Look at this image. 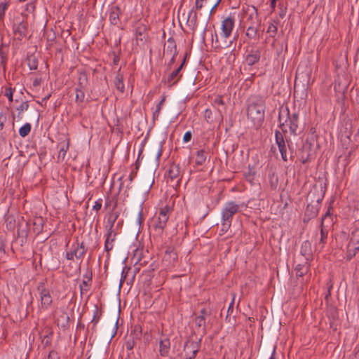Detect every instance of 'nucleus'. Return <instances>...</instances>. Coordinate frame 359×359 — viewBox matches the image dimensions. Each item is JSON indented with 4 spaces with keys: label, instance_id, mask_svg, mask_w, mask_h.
Returning <instances> with one entry per match:
<instances>
[{
    "label": "nucleus",
    "instance_id": "nucleus-1",
    "mask_svg": "<svg viewBox=\"0 0 359 359\" xmlns=\"http://www.w3.org/2000/svg\"><path fill=\"white\" fill-rule=\"evenodd\" d=\"M248 102V118L251 121L255 127L259 128L264 120L265 98L263 96L255 95L249 99Z\"/></svg>",
    "mask_w": 359,
    "mask_h": 359
},
{
    "label": "nucleus",
    "instance_id": "nucleus-2",
    "mask_svg": "<svg viewBox=\"0 0 359 359\" xmlns=\"http://www.w3.org/2000/svg\"><path fill=\"white\" fill-rule=\"evenodd\" d=\"M278 121L280 123V128L283 133L287 132L285 127L287 126L290 134L297 135L299 133V119L298 113L294 112L290 114L289 109L287 107L284 109L281 107L279 111Z\"/></svg>",
    "mask_w": 359,
    "mask_h": 359
},
{
    "label": "nucleus",
    "instance_id": "nucleus-3",
    "mask_svg": "<svg viewBox=\"0 0 359 359\" xmlns=\"http://www.w3.org/2000/svg\"><path fill=\"white\" fill-rule=\"evenodd\" d=\"M240 211L241 205L234 201H229L224 204L221 212V231L222 234L228 231L231 226L233 216Z\"/></svg>",
    "mask_w": 359,
    "mask_h": 359
},
{
    "label": "nucleus",
    "instance_id": "nucleus-4",
    "mask_svg": "<svg viewBox=\"0 0 359 359\" xmlns=\"http://www.w3.org/2000/svg\"><path fill=\"white\" fill-rule=\"evenodd\" d=\"M170 211V208L168 205L161 208L149 224L150 230L153 231L156 236L162 235L169 219Z\"/></svg>",
    "mask_w": 359,
    "mask_h": 359
},
{
    "label": "nucleus",
    "instance_id": "nucleus-5",
    "mask_svg": "<svg viewBox=\"0 0 359 359\" xmlns=\"http://www.w3.org/2000/svg\"><path fill=\"white\" fill-rule=\"evenodd\" d=\"M275 140L282 160L285 162H287L289 158L293 160L291 143L289 140H285L282 133L278 130H275Z\"/></svg>",
    "mask_w": 359,
    "mask_h": 359
},
{
    "label": "nucleus",
    "instance_id": "nucleus-6",
    "mask_svg": "<svg viewBox=\"0 0 359 359\" xmlns=\"http://www.w3.org/2000/svg\"><path fill=\"white\" fill-rule=\"evenodd\" d=\"M14 39L22 41L28 32V23L25 16L18 15L13 18L12 25Z\"/></svg>",
    "mask_w": 359,
    "mask_h": 359
},
{
    "label": "nucleus",
    "instance_id": "nucleus-7",
    "mask_svg": "<svg viewBox=\"0 0 359 359\" xmlns=\"http://www.w3.org/2000/svg\"><path fill=\"white\" fill-rule=\"evenodd\" d=\"M117 217L118 215L116 213H114L110 215L107 219V224L106 225L107 233L106 235V240L104 243V249L106 252H107L108 253L109 252L110 250L113 249L114 247L113 242L116 235L114 229V225Z\"/></svg>",
    "mask_w": 359,
    "mask_h": 359
},
{
    "label": "nucleus",
    "instance_id": "nucleus-8",
    "mask_svg": "<svg viewBox=\"0 0 359 359\" xmlns=\"http://www.w3.org/2000/svg\"><path fill=\"white\" fill-rule=\"evenodd\" d=\"M37 290L39 294L41 301V308L44 310L48 309L53 302V299L50 295V291L45 287V284L42 282L39 283Z\"/></svg>",
    "mask_w": 359,
    "mask_h": 359
},
{
    "label": "nucleus",
    "instance_id": "nucleus-9",
    "mask_svg": "<svg viewBox=\"0 0 359 359\" xmlns=\"http://www.w3.org/2000/svg\"><path fill=\"white\" fill-rule=\"evenodd\" d=\"M202 338H199L196 341L188 339L184 346V357L186 359H194L198 352Z\"/></svg>",
    "mask_w": 359,
    "mask_h": 359
},
{
    "label": "nucleus",
    "instance_id": "nucleus-10",
    "mask_svg": "<svg viewBox=\"0 0 359 359\" xmlns=\"http://www.w3.org/2000/svg\"><path fill=\"white\" fill-rule=\"evenodd\" d=\"M86 252V249L85 248L84 243L76 241L72 245L71 250L66 252L65 257L68 260H73L74 257L81 259Z\"/></svg>",
    "mask_w": 359,
    "mask_h": 359
},
{
    "label": "nucleus",
    "instance_id": "nucleus-11",
    "mask_svg": "<svg viewBox=\"0 0 359 359\" xmlns=\"http://www.w3.org/2000/svg\"><path fill=\"white\" fill-rule=\"evenodd\" d=\"M147 27L143 23L137 25L135 29L136 43L137 46H143L148 39Z\"/></svg>",
    "mask_w": 359,
    "mask_h": 359
},
{
    "label": "nucleus",
    "instance_id": "nucleus-12",
    "mask_svg": "<svg viewBox=\"0 0 359 359\" xmlns=\"http://www.w3.org/2000/svg\"><path fill=\"white\" fill-rule=\"evenodd\" d=\"M177 254L172 247H168L163 257V264L168 268L174 267L177 262Z\"/></svg>",
    "mask_w": 359,
    "mask_h": 359
},
{
    "label": "nucleus",
    "instance_id": "nucleus-13",
    "mask_svg": "<svg viewBox=\"0 0 359 359\" xmlns=\"http://www.w3.org/2000/svg\"><path fill=\"white\" fill-rule=\"evenodd\" d=\"M322 200L323 196L318 197L315 202L311 200V202L307 205L304 214V221H306V219L309 220L317 216Z\"/></svg>",
    "mask_w": 359,
    "mask_h": 359
},
{
    "label": "nucleus",
    "instance_id": "nucleus-14",
    "mask_svg": "<svg viewBox=\"0 0 359 359\" xmlns=\"http://www.w3.org/2000/svg\"><path fill=\"white\" fill-rule=\"evenodd\" d=\"M331 220V214L330 212V210L327 211V212L325 214V215L321 219V222L320 225V236L319 238L318 243H316L317 245L320 246V248H323L326 243L327 238V231L325 229V221L327 219ZM331 222V221H330Z\"/></svg>",
    "mask_w": 359,
    "mask_h": 359
},
{
    "label": "nucleus",
    "instance_id": "nucleus-15",
    "mask_svg": "<svg viewBox=\"0 0 359 359\" xmlns=\"http://www.w3.org/2000/svg\"><path fill=\"white\" fill-rule=\"evenodd\" d=\"M245 22H252V24H261L257 9L254 6H248L245 9Z\"/></svg>",
    "mask_w": 359,
    "mask_h": 359
},
{
    "label": "nucleus",
    "instance_id": "nucleus-16",
    "mask_svg": "<svg viewBox=\"0 0 359 359\" xmlns=\"http://www.w3.org/2000/svg\"><path fill=\"white\" fill-rule=\"evenodd\" d=\"M235 20L233 17H227L222 22V33L221 36L224 39L229 38L234 27Z\"/></svg>",
    "mask_w": 359,
    "mask_h": 359
},
{
    "label": "nucleus",
    "instance_id": "nucleus-17",
    "mask_svg": "<svg viewBox=\"0 0 359 359\" xmlns=\"http://www.w3.org/2000/svg\"><path fill=\"white\" fill-rule=\"evenodd\" d=\"M186 57L187 55L184 57L182 64L174 71L170 72L167 79L165 80V83L168 84L169 87H171L174 85H175L178 81L180 79L182 75H179L182 69L183 68V66L186 62Z\"/></svg>",
    "mask_w": 359,
    "mask_h": 359
},
{
    "label": "nucleus",
    "instance_id": "nucleus-18",
    "mask_svg": "<svg viewBox=\"0 0 359 359\" xmlns=\"http://www.w3.org/2000/svg\"><path fill=\"white\" fill-rule=\"evenodd\" d=\"M261 57V53L258 48H252L248 51L245 57V62L249 66H252L257 63Z\"/></svg>",
    "mask_w": 359,
    "mask_h": 359
},
{
    "label": "nucleus",
    "instance_id": "nucleus-19",
    "mask_svg": "<svg viewBox=\"0 0 359 359\" xmlns=\"http://www.w3.org/2000/svg\"><path fill=\"white\" fill-rule=\"evenodd\" d=\"M300 254L304 257L306 262H309L312 259L313 251L311 243L309 241L302 243L300 248Z\"/></svg>",
    "mask_w": 359,
    "mask_h": 359
},
{
    "label": "nucleus",
    "instance_id": "nucleus-20",
    "mask_svg": "<svg viewBox=\"0 0 359 359\" xmlns=\"http://www.w3.org/2000/svg\"><path fill=\"white\" fill-rule=\"evenodd\" d=\"M170 350V341L168 338L161 339L159 341V354L162 357H167Z\"/></svg>",
    "mask_w": 359,
    "mask_h": 359
},
{
    "label": "nucleus",
    "instance_id": "nucleus-21",
    "mask_svg": "<svg viewBox=\"0 0 359 359\" xmlns=\"http://www.w3.org/2000/svg\"><path fill=\"white\" fill-rule=\"evenodd\" d=\"M359 251V243H354L351 241H349L347 246V254L346 258L348 260H351L353 257H355L356 254Z\"/></svg>",
    "mask_w": 359,
    "mask_h": 359
},
{
    "label": "nucleus",
    "instance_id": "nucleus-22",
    "mask_svg": "<svg viewBox=\"0 0 359 359\" xmlns=\"http://www.w3.org/2000/svg\"><path fill=\"white\" fill-rule=\"evenodd\" d=\"M59 146H60V151H59L57 158H58V161H60V160L63 161L65 159L66 154L69 149V140L66 139L65 141L61 142L59 144Z\"/></svg>",
    "mask_w": 359,
    "mask_h": 359
},
{
    "label": "nucleus",
    "instance_id": "nucleus-23",
    "mask_svg": "<svg viewBox=\"0 0 359 359\" xmlns=\"http://www.w3.org/2000/svg\"><path fill=\"white\" fill-rule=\"evenodd\" d=\"M121 14V8L118 6H114L111 8L109 13V21L114 25H118L119 22V15Z\"/></svg>",
    "mask_w": 359,
    "mask_h": 359
},
{
    "label": "nucleus",
    "instance_id": "nucleus-24",
    "mask_svg": "<svg viewBox=\"0 0 359 359\" xmlns=\"http://www.w3.org/2000/svg\"><path fill=\"white\" fill-rule=\"evenodd\" d=\"M167 46L165 45L164 53L167 55L177 53V46L172 37H170L167 41Z\"/></svg>",
    "mask_w": 359,
    "mask_h": 359
},
{
    "label": "nucleus",
    "instance_id": "nucleus-25",
    "mask_svg": "<svg viewBox=\"0 0 359 359\" xmlns=\"http://www.w3.org/2000/svg\"><path fill=\"white\" fill-rule=\"evenodd\" d=\"M294 270L296 271V276L299 277H302L306 274L309 271V264L308 262H304V264H298L295 266Z\"/></svg>",
    "mask_w": 359,
    "mask_h": 359
},
{
    "label": "nucleus",
    "instance_id": "nucleus-26",
    "mask_svg": "<svg viewBox=\"0 0 359 359\" xmlns=\"http://www.w3.org/2000/svg\"><path fill=\"white\" fill-rule=\"evenodd\" d=\"M180 170L178 165L172 164L170 166L168 171V177L171 180H174L180 176Z\"/></svg>",
    "mask_w": 359,
    "mask_h": 359
},
{
    "label": "nucleus",
    "instance_id": "nucleus-27",
    "mask_svg": "<svg viewBox=\"0 0 359 359\" xmlns=\"http://www.w3.org/2000/svg\"><path fill=\"white\" fill-rule=\"evenodd\" d=\"M212 36V43H215V48H218V49L226 48L231 46V45L232 43V41H229V43L226 41H224L222 43L220 42L216 32L215 33V38H214L213 35Z\"/></svg>",
    "mask_w": 359,
    "mask_h": 359
},
{
    "label": "nucleus",
    "instance_id": "nucleus-28",
    "mask_svg": "<svg viewBox=\"0 0 359 359\" xmlns=\"http://www.w3.org/2000/svg\"><path fill=\"white\" fill-rule=\"evenodd\" d=\"M187 22L189 26H192L193 29H195L197 27L198 22H197V13L194 8H192L188 15Z\"/></svg>",
    "mask_w": 359,
    "mask_h": 359
},
{
    "label": "nucleus",
    "instance_id": "nucleus-29",
    "mask_svg": "<svg viewBox=\"0 0 359 359\" xmlns=\"http://www.w3.org/2000/svg\"><path fill=\"white\" fill-rule=\"evenodd\" d=\"M196 161L195 163L196 165H202L206 161L207 155L206 151L203 149H201L196 151Z\"/></svg>",
    "mask_w": 359,
    "mask_h": 359
},
{
    "label": "nucleus",
    "instance_id": "nucleus-30",
    "mask_svg": "<svg viewBox=\"0 0 359 359\" xmlns=\"http://www.w3.org/2000/svg\"><path fill=\"white\" fill-rule=\"evenodd\" d=\"M114 85L116 88L119 90L121 93H123L124 91V83H123V76L118 73L114 79Z\"/></svg>",
    "mask_w": 359,
    "mask_h": 359
},
{
    "label": "nucleus",
    "instance_id": "nucleus-31",
    "mask_svg": "<svg viewBox=\"0 0 359 359\" xmlns=\"http://www.w3.org/2000/svg\"><path fill=\"white\" fill-rule=\"evenodd\" d=\"M75 93H76L75 102L79 105H81V104L83 103L84 99H85L84 89L75 88Z\"/></svg>",
    "mask_w": 359,
    "mask_h": 359
},
{
    "label": "nucleus",
    "instance_id": "nucleus-32",
    "mask_svg": "<svg viewBox=\"0 0 359 359\" xmlns=\"http://www.w3.org/2000/svg\"><path fill=\"white\" fill-rule=\"evenodd\" d=\"M27 65L31 70H36L38 68V59L34 55L27 56Z\"/></svg>",
    "mask_w": 359,
    "mask_h": 359
},
{
    "label": "nucleus",
    "instance_id": "nucleus-33",
    "mask_svg": "<svg viewBox=\"0 0 359 359\" xmlns=\"http://www.w3.org/2000/svg\"><path fill=\"white\" fill-rule=\"evenodd\" d=\"M259 27H248L245 35L250 39H254L258 34Z\"/></svg>",
    "mask_w": 359,
    "mask_h": 359
},
{
    "label": "nucleus",
    "instance_id": "nucleus-34",
    "mask_svg": "<svg viewBox=\"0 0 359 359\" xmlns=\"http://www.w3.org/2000/svg\"><path fill=\"white\" fill-rule=\"evenodd\" d=\"M350 241L356 243H359V223L355 224L353 229L351 232Z\"/></svg>",
    "mask_w": 359,
    "mask_h": 359
},
{
    "label": "nucleus",
    "instance_id": "nucleus-35",
    "mask_svg": "<svg viewBox=\"0 0 359 359\" xmlns=\"http://www.w3.org/2000/svg\"><path fill=\"white\" fill-rule=\"evenodd\" d=\"M32 126L30 123H27L25 125H23L19 130V135L22 137H25L27 135H29V133L31 131Z\"/></svg>",
    "mask_w": 359,
    "mask_h": 359
},
{
    "label": "nucleus",
    "instance_id": "nucleus-36",
    "mask_svg": "<svg viewBox=\"0 0 359 359\" xmlns=\"http://www.w3.org/2000/svg\"><path fill=\"white\" fill-rule=\"evenodd\" d=\"M277 24L278 22L273 21V22L271 23L267 28L266 32L269 34L271 37H275L277 34Z\"/></svg>",
    "mask_w": 359,
    "mask_h": 359
},
{
    "label": "nucleus",
    "instance_id": "nucleus-37",
    "mask_svg": "<svg viewBox=\"0 0 359 359\" xmlns=\"http://www.w3.org/2000/svg\"><path fill=\"white\" fill-rule=\"evenodd\" d=\"M69 315L67 312H62L57 318L58 324L61 322L62 325L65 327L69 322Z\"/></svg>",
    "mask_w": 359,
    "mask_h": 359
},
{
    "label": "nucleus",
    "instance_id": "nucleus-38",
    "mask_svg": "<svg viewBox=\"0 0 359 359\" xmlns=\"http://www.w3.org/2000/svg\"><path fill=\"white\" fill-rule=\"evenodd\" d=\"M135 345V337L130 335L128 339L126 341L125 346L128 351H132Z\"/></svg>",
    "mask_w": 359,
    "mask_h": 359
},
{
    "label": "nucleus",
    "instance_id": "nucleus-39",
    "mask_svg": "<svg viewBox=\"0 0 359 359\" xmlns=\"http://www.w3.org/2000/svg\"><path fill=\"white\" fill-rule=\"evenodd\" d=\"M28 108L29 102L27 101L22 102L21 104L17 108V110L18 111V118L19 119L22 118L21 113L24 111H27Z\"/></svg>",
    "mask_w": 359,
    "mask_h": 359
},
{
    "label": "nucleus",
    "instance_id": "nucleus-40",
    "mask_svg": "<svg viewBox=\"0 0 359 359\" xmlns=\"http://www.w3.org/2000/svg\"><path fill=\"white\" fill-rule=\"evenodd\" d=\"M165 102V97H163L161 100L156 105V110L153 113V117L154 118H157L159 116V114L161 112V110L162 109V106Z\"/></svg>",
    "mask_w": 359,
    "mask_h": 359
},
{
    "label": "nucleus",
    "instance_id": "nucleus-41",
    "mask_svg": "<svg viewBox=\"0 0 359 359\" xmlns=\"http://www.w3.org/2000/svg\"><path fill=\"white\" fill-rule=\"evenodd\" d=\"M204 118L208 123H212L214 121V117L212 115V112L210 109H207L204 111Z\"/></svg>",
    "mask_w": 359,
    "mask_h": 359
},
{
    "label": "nucleus",
    "instance_id": "nucleus-42",
    "mask_svg": "<svg viewBox=\"0 0 359 359\" xmlns=\"http://www.w3.org/2000/svg\"><path fill=\"white\" fill-rule=\"evenodd\" d=\"M8 6V3L6 1L0 2V20H2L5 16V11Z\"/></svg>",
    "mask_w": 359,
    "mask_h": 359
},
{
    "label": "nucleus",
    "instance_id": "nucleus-43",
    "mask_svg": "<svg viewBox=\"0 0 359 359\" xmlns=\"http://www.w3.org/2000/svg\"><path fill=\"white\" fill-rule=\"evenodd\" d=\"M234 300H235V294H233V298H232V300H231V302L230 303L229 307H228V309H227V315L226 316V320H228V321L229 322L230 321V318H229V316L231 315V313H233V304H234Z\"/></svg>",
    "mask_w": 359,
    "mask_h": 359
},
{
    "label": "nucleus",
    "instance_id": "nucleus-44",
    "mask_svg": "<svg viewBox=\"0 0 359 359\" xmlns=\"http://www.w3.org/2000/svg\"><path fill=\"white\" fill-rule=\"evenodd\" d=\"M130 270V268H126V267L123 268L122 273H121V277L120 279V284H119L120 287L122 286L123 282L125 281V279H126Z\"/></svg>",
    "mask_w": 359,
    "mask_h": 359
},
{
    "label": "nucleus",
    "instance_id": "nucleus-45",
    "mask_svg": "<svg viewBox=\"0 0 359 359\" xmlns=\"http://www.w3.org/2000/svg\"><path fill=\"white\" fill-rule=\"evenodd\" d=\"M51 335L52 332H50L49 334L45 335L43 337L42 339V344L44 345V346H48L51 344Z\"/></svg>",
    "mask_w": 359,
    "mask_h": 359
},
{
    "label": "nucleus",
    "instance_id": "nucleus-46",
    "mask_svg": "<svg viewBox=\"0 0 359 359\" xmlns=\"http://www.w3.org/2000/svg\"><path fill=\"white\" fill-rule=\"evenodd\" d=\"M84 81L86 82L87 81V79H86V76L85 74H83V76H81L79 78V83H78V86L76 88H81V89H84L85 88V86H86V84L84 83Z\"/></svg>",
    "mask_w": 359,
    "mask_h": 359
},
{
    "label": "nucleus",
    "instance_id": "nucleus-47",
    "mask_svg": "<svg viewBox=\"0 0 359 359\" xmlns=\"http://www.w3.org/2000/svg\"><path fill=\"white\" fill-rule=\"evenodd\" d=\"M195 322L198 327L205 326V318L203 316H198L195 319Z\"/></svg>",
    "mask_w": 359,
    "mask_h": 359
},
{
    "label": "nucleus",
    "instance_id": "nucleus-48",
    "mask_svg": "<svg viewBox=\"0 0 359 359\" xmlns=\"http://www.w3.org/2000/svg\"><path fill=\"white\" fill-rule=\"evenodd\" d=\"M97 314H98V311H97V308L96 307L95 312H94L93 318L91 321L93 323V327H92L93 330L95 329L96 324L98 323V321L100 320V316H97Z\"/></svg>",
    "mask_w": 359,
    "mask_h": 359
},
{
    "label": "nucleus",
    "instance_id": "nucleus-49",
    "mask_svg": "<svg viewBox=\"0 0 359 359\" xmlns=\"http://www.w3.org/2000/svg\"><path fill=\"white\" fill-rule=\"evenodd\" d=\"M213 104L216 106H224V102L222 97L220 95H217L213 100Z\"/></svg>",
    "mask_w": 359,
    "mask_h": 359
},
{
    "label": "nucleus",
    "instance_id": "nucleus-50",
    "mask_svg": "<svg viewBox=\"0 0 359 359\" xmlns=\"http://www.w3.org/2000/svg\"><path fill=\"white\" fill-rule=\"evenodd\" d=\"M15 89H13L12 88H8L6 89L5 95L8 97L9 102H13V94Z\"/></svg>",
    "mask_w": 359,
    "mask_h": 359
},
{
    "label": "nucleus",
    "instance_id": "nucleus-51",
    "mask_svg": "<svg viewBox=\"0 0 359 359\" xmlns=\"http://www.w3.org/2000/svg\"><path fill=\"white\" fill-rule=\"evenodd\" d=\"M48 359H60V356L57 352H56L54 350H52L49 352L48 355Z\"/></svg>",
    "mask_w": 359,
    "mask_h": 359
},
{
    "label": "nucleus",
    "instance_id": "nucleus-52",
    "mask_svg": "<svg viewBox=\"0 0 359 359\" xmlns=\"http://www.w3.org/2000/svg\"><path fill=\"white\" fill-rule=\"evenodd\" d=\"M102 199H99L97 201H95V205L93 207V209L95 211H99L102 208Z\"/></svg>",
    "mask_w": 359,
    "mask_h": 359
},
{
    "label": "nucleus",
    "instance_id": "nucleus-53",
    "mask_svg": "<svg viewBox=\"0 0 359 359\" xmlns=\"http://www.w3.org/2000/svg\"><path fill=\"white\" fill-rule=\"evenodd\" d=\"M192 134L190 131H187L184 133L183 137V141L184 142H188L191 140Z\"/></svg>",
    "mask_w": 359,
    "mask_h": 359
},
{
    "label": "nucleus",
    "instance_id": "nucleus-54",
    "mask_svg": "<svg viewBox=\"0 0 359 359\" xmlns=\"http://www.w3.org/2000/svg\"><path fill=\"white\" fill-rule=\"evenodd\" d=\"M203 8V4L202 1L200 0H196L195 6L193 7L194 10L198 11L201 10Z\"/></svg>",
    "mask_w": 359,
    "mask_h": 359
},
{
    "label": "nucleus",
    "instance_id": "nucleus-55",
    "mask_svg": "<svg viewBox=\"0 0 359 359\" xmlns=\"http://www.w3.org/2000/svg\"><path fill=\"white\" fill-rule=\"evenodd\" d=\"M170 55H171L172 57L168 63L169 67H170L175 62V57L177 55V53L170 54Z\"/></svg>",
    "mask_w": 359,
    "mask_h": 359
},
{
    "label": "nucleus",
    "instance_id": "nucleus-56",
    "mask_svg": "<svg viewBox=\"0 0 359 359\" xmlns=\"http://www.w3.org/2000/svg\"><path fill=\"white\" fill-rule=\"evenodd\" d=\"M286 15V8H280V11L279 12V16L280 18H284Z\"/></svg>",
    "mask_w": 359,
    "mask_h": 359
},
{
    "label": "nucleus",
    "instance_id": "nucleus-57",
    "mask_svg": "<svg viewBox=\"0 0 359 359\" xmlns=\"http://www.w3.org/2000/svg\"><path fill=\"white\" fill-rule=\"evenodd\" d=\"M248 25V27H260L261 24H252V22H245Z\"/></svg>",
    "mask_w": 359,
    "mask_h": 359
},
{
    "label": "nucleus",
    "instance_id": "nucleus-58",
    "mask_svg": "<svg viewBox=\"0 0 359 359\" xmlns=\"http://www.w3.org/2000/svg\"><path fill=\"white\" fill-rule=\"evenodd\" d=\"M6 226H7V229H13L14 228V224L12 223V221H9L7 224H6Z\"/></svg>",
    "mask_w": 359,
    "mask_h": 359
},
{
    "label": "nucleus",
    "instance_id": "nucleus-59",
    "mask_svg": "<svg viewBox=\"0 0 359 359\" xmlns=\"http://www.w3.org/2000/svg\"><path fill=\"white\" fill-rule=\"evenodd\" d=\"M220 1H221V0H217V2L215 3V4L213 6V7L211 8V11H210L211 14L214 12L215 9L218 6V4L220 3Z\"/></svg>",
    "mask_w": 359,
    "mask_h": 359
},
{
    "label": "nucleus",
    "instance_id": "nucleus-60",
    "mask_svg": "<svg viewBox=\"0 0 359 359\" xmlns=\"http://www.w3.org/2000/svg\"><path fill=\"white\" fill-rule=\"evenodd\" d=\"M83 277L86 279L87 281H90L92 279V275L91 274H85L83 275Z\"/></svg>",
    "mask_w": 359,
    "mask_h": 359
},
{
    "label": "nucleus",
    "instance_id": "nucleus-61",
    "mask_svg": "<svg viewBox=\"0 0 359 359\" xmlns=\"http://www.w3.org/2000/svg\"><path fill=\"white\" fill-rule=\"evenodd\" d=\"M332 285H330V286L328 287L327 293L326 294V295H325V298L326 299H328V297L330 296V290L332 289Z\"/></svg>",
    "mask_w": 359,
    "mask_h": 359
},
{
    "label": "nucleus",
    "instance_id": "nucleus-62",
    "mask_svg": "<svg viewBox=\"0 0 359 359\" xmlns=\"http://www.w3.org/2000/svg\"><path fill=\"white\" fill-rule=\"evenodd\" d=\"M207 314V311L205 308L202 309L200 311V315L199 316H203L205 317V316Z\"/></svg>",
    "mask_w": 359,
    "mask_h": 359
},
{
    "label": "nucleus",
    "instance_id": "nucleus-63",
    "mask_svg": "<svg viewBox=\"0 0 359 359\" xmlns=\"http://www.w3.org/2000/svg\"><path fill=\"white\" fill-rule=\"evenodd\" d=\"M161 155H162V149L160 148L158 150V152L156 154V158L158 160L160 158V157L161 156Z\"/></svg>",
    "mask_w": 359,
    "mask_h": 359
},
{
    "label": "nucleus",
    "instance_id": "nucleus-64",
    "mask_svg": "<svg viewBox=\"0 0 359 359\" xmlns=\"http://www.w3.org/2000/svg\"><path fill=\"white\" fill-rule=\"evenodd\" d=\"M276 5V1H271V7L272 9H274Z\"/></svg>",
    "mask_w": 359,
    "mask_h": 359
}]
</instances>
